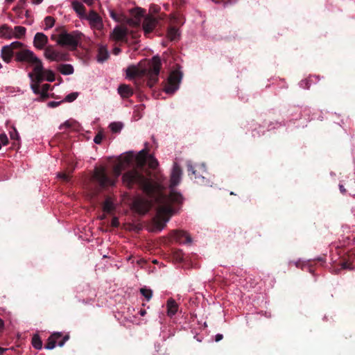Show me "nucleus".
<instances>
[{"label":"nucleus","instance_id":"obj_1","mask_svg":"<svg viewBox=\"0 0 355 355\" xmlns=\"http://www.w3.org/2000/svg\"><path fill=\"white\" fill-rule=\"evenodd\" d=\"M181 175L182 169L175 163L171 174L169 184L171 191L168 196L163 193L164 186L162 182L154 181L151 178L145 177L135 170L124 173L122 182L130 189L134 186L139 187L146 195L155 200L158 204L157 223L159 229L162 230L174 211L172 205H179L183 201L182 194L173 189L180 183Z\"/></svg>","mask_w":355,"mask_h":355},{"label":"nucleus","instance_id":"obj_2","mask_svg":"<svg viewBox=\"0 0 355 355\" xmlns=\"http://www.w3.org/2000/svg\"><path fill=\"white\" fill-rule=\"evenodd\" d=\"M162 63L159 57L154 56L151 63L147 66L140 62L138 65H130L126 69V75L129 79H133L137 77L148 78V85L153 87L158 82Z\"/></svg>","mask_w":355,"mask_h":355},{"label":"nucleus","instance_id":"obj_3","mask_svg":"<svg viewBox=\"0 0 355 355\" xmlns=\"http://www.w3.org/2000/svg\"><path fill=\"white\" fill-rule=\"evenodd\" d=\"M18 60H26V63L34 66L33 73L31 72L28 73V76L32 82L40 85V83L45 80L42 62L33 51H28L25 54L18 56Z\"/></svg>","mask_w":355,"mask_h":355},{"label":"nucleus","instance_id":"obj_4","mask_svg":"<svg viewBox=\"0 0 355 355\" xmlns=\"http://www.w3.org/2000/svg\"><path fill=\"white\" fill-rule=\"evenodd\" d=\"M24 44L20 42H13L9 45L2 47L1 51V56L2 60L6 63H9L12 58L15 56V60L19 62H26V60H18V56L25 54L31 50L23 48Z\"/></svg>","mask_w":355,"mask_h":355},{"label":"nucleus","instance_id":"obj_5","mask_svg":"<svg viewBox=\"0 0 355 355\" xmlns=\"http://www.w3.org/2000/svg\"><path fill=\"white\" fill-rule=\"evenodd\" d=\"M83 33L78 31L67 33L64 31L59 35L58 44L62 46H67L72 49H76L82 38Z\"/></svg>","mask_w":355,"mask_h":355},{"label":"nucleus","instance_id":"obj_6","mask_svg":"<svg viewBox=\"0 0 355 355\" xmlns=\"http://www.w3.org/2000/svg\"><path fill=\"white\" fill-rule=\"evenodd\" d=\"M147 196L151 199L150 201L140 198H137L133 201L132 207L139 214L144 215L146 214L150 210L152 206L153 201L155 202L158 205V204L155 202V200L153 198H150L148 195ZM157 208L158 207H157ZM156 216H157V213L156 214ZM157 216H155L154 219V223L158 231H161L162 230L159 229V227L157 223Z\"/></svg>","mask_w":355,"mask_h":355},{"label":"nucleus","instance_id":"obj_7","mask_svg":"<svg viewBox=\"0 0 355 355\" xmlns=\"http://www.w3.org/2000/svg\"><path fill=\"white\" fill-rule=\"evenodd\" d=\"M162 19L163 18L160 15L155 17L153 15H146L144 17L142 24V29L144 31V35L149 37L150 35L159 25V21Z\"/></svg>","mask_w":355,"mask_h":355},{"label":"nucleus","instance_id":"obj_8","mask_svg":"<svg viewBox=\"0 0 355 355\" xmlns=\"http://www.w3.org/2000/svg\"><path fill=\"white\" fill-rule=\"evenodd\" d=\"M182 78V74L180 71H173L164 86V91L167 94H173L179 87V84Z\"/></svg>","mask_w":355,"mask_h":355},{"label":"nucleus","instance_id":"obj_9","mask_svg":"<svg viewBox=\"0 0 355 355\" xmlns=\"http://www.w3.org/2000/svg\"><path fill=\"white\" fill-rule=\"evenodd\" d=\"M93 178L94 180L99 184L101 188H105L107 186L114 185L115 184V180H111L107 176L105 172V169L103 167L101 168H96Z\"/></svg>","mask_w":355,"mask_h":355},{"label":"nucleus","instance_id":"obj_10","mask_svg":"<svg viewBox=\"0 0 355 355\" xmlns=\"http://www.w3.org/2000/svg\"><path fill=\"white\" fill-rule=\"evenodd\" d=\"M44 56L51 61L61 62L69 60L68 53L56 51L52 46H49L45 49Z\"/></svg>","mask_w":355,"mask_h":355},{"label":"nucleus","instance_id":"obj_11","mask_svg":"<svg viewBox=\"0 0 355 355\" xmlns=\"http://www.w3.org/2000/svg\"><path fill=\"white\" fill-rule=\"evenodd\" d=\"M128 29L125 26H116L110 34V39L115 42H128Z\"/></svg>","mask_w":355,"mask_h":355},{"label":"nucleus","instance_id":"obj_12","mask_svg":"<svg viewBox=\"0 0 355 355\" xmlns=\"http://www.w3.org/2000/svg\"><path fill=\"white\" fill-rule=\"evenodd\" d=\"M145 14L146 10L139 7L130 10L132 18H127V24L134 27L140 26L141 19H144Z\"/></svg>","mask_w":355,"mask_h":355},{"label":"nucleus","instance_id":"obj_13","mask_svg":"<svg viewBox=\"0 0 355 355\" xmlns=\"http://www.w3.org/2000/svg\"><path fill=\"white\" fill-rule=\"evenodd\" d=\"M187 167L189 175H193V177H191V178L193 179L196 184L204 186L210 184V181L209 179L207 178L204 175L200 174V173L195 168V167L190 162H187Z\"/></svg>","mask_w":355,"mask_h":355},{"label":"nucleus","instance_id":"obj_14","mask_svg":"<svg viewBox=\"0 0 355 355\" xmlns=\"http://www.w3.org/2000/svg\"><path fill=\"white\" fill-rule=\"evenodd\" d=\"M84 18L89 21L90 25L93 28L97 30H101L103 28L102 18L94 10H92Z\"/></svg>","mask_w":355,"mask_h":355},{"label":"nucleus","instance_id":"obj_15","mask_svg":"<svg viewBox=\"0 0 355 355\" xmlns=\"http://www.w3.org/2000/svg\"><path fill=\"white\" fill-rule=\"evenodd\" d=\"M148 158V157H142V155L138 154L136 158L137 168H133V170L138 171L140 174L145 177L151 178V173L150 171H146V175H144L143 173V171L144 170ZM132 171V169L129 170L128 171Z\"/></svg>","mask_w":355,"mask_h":355},{"label":"nucleus","instance_id":"obj_16","mask_svg":"<svg viewBox=\"0 0 355 355\" xmlns=\"http://www.w3.org/2000/svg\"><path fill=\"white\" fill-rule=\"evenodd\" d=\"M173 236L174 239L180 243H190L191 238L189 234L183 230H174L173 232Z\"/></svg>","mask_w":355,"mask_h":355},{"label":"nucleus","instance_id":"obj_17","mask_svg":"<svg viewBox=\"0 0 355 355\" xmlns=\"http://www.w3.org/2000/svg\"><path fill=\"white\" fill-rule=\"evenodd\" d=\"M48 43V37L43 33H37L33 40V45L37 49H43Z\"/></svg>","mask_w":355,"mask_h":355},{"label":"nucleus","instance_id":"obj_18","mask_svg":"<svg viewBox=\"0 0 355 355\" xmlns=\"http://www.w3.org/2000/svg\"><path fill=\"white\" fill-rule=\"evenodd\" d=\"M62 337V334L59 332H55L51 334L47 340L45 345V348L47 349H53L58 342V340Z\"/></svg>","mask_w":355,"mask_h":355},{"label":"nucleus","instance_id":"obj_19","mask_svg":"<svg viewBox=\"0 0 355 355\" xmlns=\"http://www.w3.org/2000/svg\"><path fill=\"white\" fill-rule=\"evenodd\" d=\"M13 37V30L7 24L0 26V38L10 40Z\"/></svg>","mask_w":355,"mask_h":355},{"label":"nucleus","instance_id":"obj_20","mask_svg":"<svg viewBox=\"0 0 355 355\" xmlns=\"http://www.w3.org/2000/svg\"><path fill=\"white\" fill-rule=\"evenodd\" d=\"M166 306L167 315L168 316L172 318L178 312V305L173 299L170 298L167 301Z\"/></svg>","mask_w":355,"mask_h":355},{"label":"nucleus","instance_id":"obj_21","mask_svg":"<svg viewBox=\"0 0 355 355\" xmlns=\"http://www.w3.org/2000/svg\"><path fill=\"white\" fill-rule=\"evenodd\" d=\"M72 8L80 18H84L85 17V8L81 2L78 1H72Z\"/></svg>","mask_w":355,"mask_h":355},{"label":"nucleus","instance_id":"obj_22","mask_svg":"<svg viewBox=\"0 0 355 355\" xmlns=\"http://www.w3.org/2000/svg\"><path fill=\"white\" fill-rule=\"evenodd\" d=\"M118 92L123 98H127L133 94L132 88L127 85H121L118 88Z\"/></svg>","mask_w":355,"mask_h":355},{"label":"nucleus","instance_id":"obj_23","mask_svg":"<svg viewBox=\"0 0 355 355\" xmlns=\"http://www.w3.org/2000/svg\"><path fill=\"white\" fill-rule=\"evenodd\" d=\"M109 57L108 51L105 46H100L98 49L97 60L99 62L105 61Z\"/></svg>","mask_w":355,"mask_h":355},{"label":"nucleus","instance_id":"obj_24","mask_svg":"<svg viewBox=\"0 0 355 355\" xmlns=\"http://www.w3.org/2000/svg\"><path fill=\"white\" fill-rule=\"evenodd\" d=\"M10 139L13 140L12 148L14 149L18 148L19 146V135L17 130L15 128H13L12 130L10 132Z\"/></svg>","mask_w":355,"mask_h":355},{"label":"nucleus","instance_id":"obj_25","mask_svg":"<svg viewBox=\"0 0 355 355\" xmlns=\"http://www.w3.org/2000/svg\"><path fill=\"white\" fill-rule=\"evenodd\" d=\"M167 37L171 41H175L180 37L179 31L175 26H171L167 31Z\"/></svg>","mask_w":355,"mask_h":355},{"label":"nucleus","instance_id":"obj_26","mask_svg":"<svg viewBox=\"0 0 355 355\" xmlns=\"http://www.w3.org/2000/svg\"><path fill=\"white\" fill-rule=\"evenodd\" d=\"M59 71L63 75H70L73 73V67L69 64H62L58 66Z\"/></svg>","mask_w":355,"mask_h":355},{"label":"nucleus","instance_id":"obj_27","mask_svg":"<svg viewBox=\"0 0 355 355\" xmlns=\"http://www.w3.org/2000/svg\"><path fill=\"white\" fill-rule=\"evenodd\" d=\"M26 31V29L24 26H15L13 31V37H15L17 39H21L25 35Z\"/></svg>","mask_w":355,"mask_h":355},{"label":"nucleus","instance_id":"obj_28","mask_svg":"<svg viewBox=\"0 0 355 355\" xmlns=\"http://www.w3.org/2000/svg\"><path fill=\"white\" fill-rule=\"evenodd\" d=\"M110 17L117 22H127V17L122 14H117L114 10H110Z\"/></svg>","mask_w":355,"mask_h":355},{"label":"nucleus","instance_id":"obj_29","mask_svg":"<svg viewBox=\"0 0 355 355\" xmlns=\"http://www.w3.org/2000/svg\"><path fill=\"white\" fill-rule=\"evenodd\" d=\"M114 209V206L110 199H106L103 205V210L107 214L112 213Z\"/></svg>","mask_w":355,"mask_h":355},{"label":"nucleus","instance_id":"obj_30","mask_svg":"<svg viewBox=\"0 0 355 355\" xmlns=\"http://www.w3.org/2000/svg\"><path fill=\"white\" fill-rule=\"evenodd\" d=\"M32 345L33 346L37 349H40L42 347V342L41 338L37 334H35L32 338Z\"/></svg>","mask_w":355,"mask_h":355},{"label":"nucleus","instance_id":"obj_31","mask_svg":"<svg viewBox=\"0 0 355 355\" xmlns=\"http://www.w3.org/2000/svg\"><path fill=\"white\" fill-rule=\"evenodd\" d=\"M173 257L177 262H182L184 259V253L182 250H175L173 252Z\"/></svg>","mask_w":355,"mask_h":355},{"label":"nucleus","instance_id":"obj_32","mask_svg":"<svg viewBox=\"0 0 355 355\" xmlns=\"http://www.w3.org/2000/svg\"><path fill=\"white\" fill-rule=\"evenodd\" d=\"M110 128L112 132L117 133L121 130L123 124L121 122H113L110 123Z\"/></svg>","mask_w":355,"mask_h":355},{"label":"nucleus","instance_id":"obj_33","mask_svg":"<svg viewBox=\"0 0 355 355\" xmlns=\"http://www.w3.org/2000/svg\"><path fill=\"white\" fill-rule=\"evenodd\" d=\"M140 293L147 301H149L153 296V291L146 288H141L140 289Z\"/></svg>","mask_w":355,"mask_h":355},{"label":"nucleus","instance_id":"obj_34","mask_svg":"<svg viewBox=\"0 0 355 355\" xmlns=\"http://www.w3.org/2000/svg\"><path fill=\"white\" fill-rule=\"evenodd\" d=\"M44 74L45 76V80L47 81L53 82L55 79V73L51 70L44 69Z\"/></svg>","mask_w":355,"mask_h":355},{"label":"nucleus","instance_id":"obj_35","mask_svg":"<svg viewBox=\"0 0 355 355\" xmlns=\"http://www.w3.org/2000/svg\"><path fill=\"white\" fill-rule=\"evenodd\" d=\"M147 161L150 168L155 169L157 167L158 161L153 155H149Z\"/></svg>","mask_w":355,"mask_h":355},{"label":"nucleus","instance_id":"obj_36","mask_svg":"<svg viewBox=\"0 0 355 355\" xmlns=\"http://www.w3.org/2000/svg\"><path fill=\"white\" fill-rule=\"evenodd\" d=\"M73 169H71L69 172H62L58 174V177L64 182L70 180Z\"/></svg>","mask_w":355,"mask_h":355},{"label":"nucleus","instance_id":"obj_37","mask_svg":"<svg viewBox=\"0 0 355 355\" xmlns=\"http://www.w3.org/2000/svg\"><path fill=\"white\" fill-rule=\"evenodd\" d=\"M45 22V30L52 28L54 26L55 24V19L53 17L51 16H47L44 19Z\"/></svg>","mask_w":355,"mask_h":355},{"label":"nucleus","instance_id":"obj_38","mask_svg":"<svg viewBox=\"0 0 355 355\" xmlns=\"http://www.w3.org/2000/svg\"><path fill=\"white\" fill-rule=\"evenodd\" d=\"M78 96V94L77 92L70 93L65 96L64 99L62 101L63 102L66 101V102H69V103L73 102V101H75L77 98Z\"/></svg>","mask_w":355,"mask_h":355},{"label":"nucleus","instance_id":"obj_39","mask_svg":"<svg viewBox=\"0 0 355 355\" xmlns=\"http://www.w3.org/2000/svg\"><path fill=\"white\" fill-rule=\"evenodd\" d=\"M51 85L49 84H44L42 86V90H41V96L43 98H46L49 96L47 94V92L49 89H50Z\"/></svg>","mask_w":355,"mask_h":355},{"label":"nucleus","instance_id":"obj_40","mask_svg":"<svg viewBox=\"0 0 355 355\" xmlns=\"http://www.w3.org/2000/svg\"><path fill=\"white\" fill-rule=\"evenodd\" d=\"M31 87L33 92L35 94H40L41 90H40V85L39 84H37V83L32 82V83L31 85Z\"/></svg>","mask_w":355,"mask_h":355},{"label":"nucleus","instance_id":"obj_41","mask_svg":"<svg viewBox=\"0 0 355 355\" xmlns=\"http://www.w3.org/2000/svg\"><path fill=\"white\" fill-rule=\"evenodd\" d=\"M69 339V336L68 334L62 336L60 339L58 340L57 344L60 347H62L64 343Z\"/></svg>","mask_w":355,"mask_h":355},{"label":"nucleus","instance_id":"obj_42","mask_svg":"<svg viewBox=\"0 0 355 355\" xmlns=\"http://www.w3.org/2000/svg\"><path fill=\"white\" fill-rule=\"evenodd\" d=\"M8 138L7 135L3 132L0 134V143L1 144V146H6L8 144Z\"/></svg>","mask_w":355,"mask_h":355},{"label":"nucleus","instance_id":"obj_43","mask_svg":"<svg viewBox=\"0 0 355 355\" xmlns=\"http://www.w3.org/2000/svg\"><path fill=\"white\" fill-rule=\"evenodd\" d=\"M26 0H19L18 6L13 8V10L19 15H20L22 9V7L20 5L24 4L26 2Z\"/></svg>","mask_w":355,"mask_h":355},{"label":"nucleus","instance_id":"obj_44","mask_svg":"<svg viewBox=\"0 0 355 355\" xmlns=\"http://www.w3.org/2000/svg\"><path fill=\"white\" fill-rule=\"evenodd\" d=\"M159 10H160V7H159L157 5L153 4L150 6V8H149L150 14L149 15H153V14L158 13L159 12Z\"/></svg>","mask_w":355,"mask_h":355},{"label":"nucleus","instance_id":"obj_45","mask_svg":"<svg viewBox=\"0 0 355 355\" xmlns=\"http://www.w3.org/2000/svg\"><path fill=\"white\" fill-rule=\"evenodd\" d=\"M115 178H117L121 173V165H116L114 167L113 169Z\"/></svg>","mask_w":355,"mask_h":355},{"label":"nucleus","instance_id":"obj_46","mask_svg":"<svg viewBox=\"0 0 355 355\" xmlns=\"http://www.w3.org/2000/svg\"><path fill=\"white\" fill-rule=\"evenodd\" d=\"M215 3H221L224 6L228 3H232L234 2L236 0H211Z\"/></svg>","mask_w":355,"mask_h":355},{"label":"nucleus","instance_id":"obj_47","mask_svg":"<svg viewBox=\"0 0 355 355\" xmlns=\"http://www.w3.org/2000/svg\"><path fill=\"white\" fill-rule=\"evenodd\" d=\"M103 135H102V133L101 132H98L94 137V141L97 144H100L102 141V139H103Z\"/></svg>","mask_w":355,"mask_h":355},{"label":"nucleus","instance_id":"obj_48","mask_svg":"<svg viewBox=\"0 0 355 355\" xmlns=\"http://www.w3.org/2000/svg\"><path fill=\"white\" fill-rule=\"evenodd\" d=\"M72 127V123L69 121H66L64 123L60 125L59 129L62 130L63 128H70Z\"/></svg>","mask_w":355,"mask_h":355},{"label":"nucleus","instance_id":"obj_49","mask_svg":"<svg viewBox=\"0 0 355 355\" xmlns=\"http://www.w3.org/2000/svg\"><path fill=\"white\" fill-rule=\"evenodd\" d=\"M340 266L341 269H352V264L350 263H348L347 261L342 262Z\"/></svg>","mask_w":355,"mask_h":355},{"label":"nucleus","instance_id":"obj_50","mask_svg":"<svg viewBox=\"0 0 355 355\" xmlns=\"http://www.w3.org/2000/svg\"><path fill=\"white\" fill-rule=\"evenodd\" d=\"M63 101H50L48 103V106L49 107H58V105H60L61 104V103H62Z\"/></svg>","mask_w":355,"mask_h":355},{"label":"nucleus","instance_id":"obj_51","mask_svg":"<svg viewBox=\"0 0 355 355\" xmlns=\"http://www.w3.org/2000/svg\"><path fill=\"white\" fill-rule=\"evenodd\" d=\"M309 81H311V78H309V80H306L304 81H302V83H301L302 87H303L304 88H306V89H309V87H310Z\"/></svg>","mask_w":355,"mask_h":355},{"label":"nucleus","instance_id":"obj_52","mask_svg":"<svg viewBox=\"0 0 355 355\" xmlns=\"http://www.w3.org/2000/svg\"><path fill=\"white\" fill-rule=\"evenodd\" d=\"M119 223L118 218L116 217L113 218L112 220V226L116 227L119 226Z\"/></svg>","mask_w":355,"mask_h":355},{"label":"nucleus","instance_id":"obj_53","mask_svg":"<svg viewBox=\"0 0 355 355\" xmlns=\"http://www.w3.org/2000/svg\"><path fill=\"white\" fill-rule=\"evenodd\" d=\"M223 338V336L220 334H218L216 335L215 336V341L216 342H219Z\"/></svg>","mask_w":355,"mask_h":355},{"label":"nucleus","instance_id":"obj_54","mask_svg":"<svg viewBox=\"0 0 355 355\" xmlns=\"http://www.w3.org/2000/svg\"><path fill=\"white\" fill-rule=\"evenodd\" d=\"M139 155H142V157H148V152L146 149L141 150L139 153Z\"/></svg>","mask_w":355,"mask_h":355},{"label":"nucleus","instance_id":"obj_55","mask_svg":"<svg viewBox=\"0 0 355 355\" xmlns=\"http://www.w3.org/2000/svg\"><path fill=\"white\" fill-rule=\"evenodd\" d=\"M121 49L119 47H115L113 49V53L114 55H118L119 53H121Z\"/></svg>","mask_w":355,"mask_h":355},{"label":"nucleus","instance_id":"obj_56","mask_svg":"<svg viewBox=\"0 0 355 355\" xmlns=\"http://www.w3.org/2000/svg\"><path fill=\"white\" fill-rule=\"evenodd\" d=\"M339 189H340V192L343 194H345L346 193V191H347L346 189H345L344 186L342 185V184L339 185Z\"/></svg>","mask_w":355,"mask_h":355},{"label":"nucleus","instance_id":"obj_57","mask_svg":"<svg viewBox=\"0 0 355 355\" xmlns=\"http://www.w3.org/2000/svg\"><path fill=\"white\" fill-rule=\"evenodd\" d=\"M139 313L141 316H144L146 314V311L144 309H141L139 311Z\"/></svg>","mask_w":355,"mask_h":355},{"label":"nucleus","instance_id":"obj_58","mask_svg":"<svg viewBox=\"0 0 355 355\" xmlns=\"http://www.w3.org/2000/svg\"><path fill=\"white\" fill-rule=\"evenodd\" d=\"M33 3L39 4L43 0H31Z\"/></svg>","mask_w":355,"mask_h":355},{"label":"nucleus","instance_id":"obj_59","mask_svg":"<svg viewBox=\"0 0 355 355\" xmlns=\"http://www.w3.org/2000/svg\"><path fill=\"white\" fill-rule=\"evenodd\" d=\"M25 16L26 18H29L30 17V15H29V11L28 10H26V12H25Z\"/></svg>","mask_w":355,"mask_h":355},{"label":"nucleus","instance_id":"obj_60","mask_svg":"<svg viewBox=\"0 0 355 355\" xmlns=\"http://www.w3.org/2000/svg\"><path fill=\"white\" fill-rule=\"evenodd\" d=\"M33 21V19L28 20V21L26 22V24L30 25V24H32Z\"/></svg>","mask_w":355,"mask_h":355},{"label":"nucleus","instance_id":"obj_61","mask_svg":"<svg viewBox=\"0 0 355 355\" xmlns=\"http://www.w3.org/2000/svg\"><path fill=\"white\" fill-rule=\"evenodd\" d=\"M6 349L0 347V354H2Z\"/></svg>","mask_w":355,"mask_h":355},{"label":"nucleus","instance_id":"obj_62","mask_svg":"<svg viewBox=\"0 0 355 355\" xmlns=\"http://www.w3.org/2000/svg\"><path fill=\"white\" fill-rule=\"evenodd\" d=\"M130 33H131L132 37L133 38H135V37H136V36H135V33H134L133 32H131Z\"/></svg>","mask_w":355,"mask_h":355},{"label":"nucleus","instance_id":"obj_63","mask_svg":"<svg viewBox=\"0 0 355 355\" xmlns=\"http://www.w3.org/2000/svg\"><path fill=\"white\" fill-rule=\"evenodd\" d=\"M8 3H12L15 0H6Z\"/></svg>","mask_w":355,"mask_h":355},{"label":"nucleus","instance_id":"obj_64","mask_svg":"<svg viewBox=\"0 0 355 355\" xmlns=\"http://www.w3.org/2000/svg\"><path fill=\"white\" fill-rule=\"evenodd\" d=\"M3 326V321L0 319V327Z\"/></svg>","mask_w":355,"mask_h":355}]
</instances>
